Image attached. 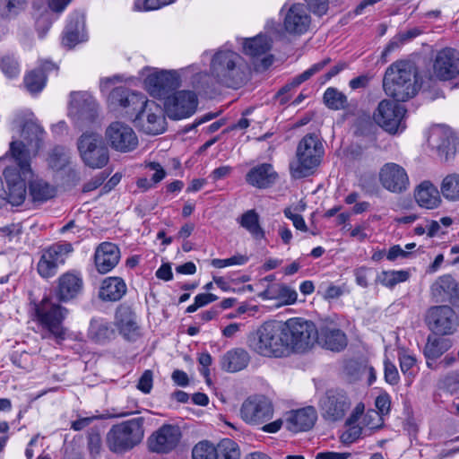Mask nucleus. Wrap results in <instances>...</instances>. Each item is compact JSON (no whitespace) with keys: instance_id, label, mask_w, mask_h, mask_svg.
<instances>
[{"instance_id":"69168bd1","label":"nucleus","mask_w":459,"mask_h":459,"mask_svg":"<svg viewBox=\"0 0 459 459\" xmlns=\"http://www.w3.org/2000/svg\"><path fill=\"white\" fill-rule=\"evenodd\" d=\"M152 372L145 370L141 376L137 387L144 394H149L152 388Z\"/></svg>"},{"instance_id":"393cba45","label":"nucleus","mask_w":459,"mask_h":459,"mask_svg":"<svg viewBox=\"0 0 459 459\" xmlns=\"http://www.w3.org/2000/svg\"><path fill=\"white\" fill-rule=\"evenodd\" d=\"M436 302L449 301L454 306L459 303V283L451 275L439 277L430 288Z\"/></svg>"},{"instance_id":"cd10ccee","label":"nucleus","mask_w":459,"mask_h":459,"mask_svg":"<svg viewBox=\"0 0 459 459\" xmlns=\"http://www.w3.org/2000/svg\"><path fill=\"white\" fill-rule=\"evenodd\" d=\"M82 289L81 276L74 273H65L58 278L56 295L60 301L66 302L75 298Z\"/></svg>"},{"instance_id":"c85d7f7f","label":"nucleus","mask_w":459,"mask_h":459,"mask_svg":"<svg viewBox=\"0 0 459 459\" xmlns=\"http://www.w3.org/2000/svg\"><path fill=\"white\" fill-rule=\"evenodd\" d=\"M316 419L315 408L308 406L293 411L287 420V428L292 432L307 431L315 425Z\"/></svg>"},{"instance_id":"412c9836","label":"nucleus","mask_w":459,"mask_h":459,"mask_svg":"<svg viewBox=\"0 0 459 459\" xmlns=\"http://www.w3.org/2000/svg\"><path fill=\"white\" fill-rule=\"evenodd\" d=\"M428 143L446 160L455 154L459 144L457 136L451 130L443 126H436L430 130Z\"/></svg>"},{"instance_id":"58836bf2","label":"nucleus","mask_w":459,"mask_h":459,"mask_svg":"<svg viewBox=\"0 0 459 459\" xmlns=\"http://www.w3.org/2000/svg\"><path fill=\"white\" fill-rule=\"evenodd\" d=\"M238 222L254 238H264L265 233L260 225L259 214L255 210H248L244 212L238 219Z\"/></svg>"},{"instance_id":"4c0bfd02","label":"nucleus","mask_w":459,"mask_h":459,"mask_svg":"<svg viewBox=\"0 0 459 459\" xmlns=\"http://www.w3.org/2000/svg\"><path fill=\"white\" fill-rule=\"evenodd\" d=\"M114 335V329L110 324L104 319H92L89 328V336L99 343H104Z\"/></svg>"},{"instance_id":"338daca9","label":"nucleus","mask_w":459,"mask_h":459,"mask_svg":"<svg viewBox=\"0 0 459 459\" xmlns=\"http://www.w3.org/2000/svg\"><path fill=\"white\" fill-rule=\"evenodd\" d=\"M279 290V296L284 299L285 304H293L297 300L298 294L294 290L285 286L277 285Z\"/></svg>"},{"instance_id":"1a4fd4ad","label":"nucleus","mask_w":459,"mask_h":459,"mask_svg":"<svg viewBox=\"0 0 459 459\" xmlns=\"http://www.w3.org/2000/svg\"><path fill=\"white\" fill-rule=\"evenodd\" d=\"M77 149L83 163L91 169H102L108 163V149L96 132L82 133L77 140Z\"/></svg>"},{"instance_id":"774afa93","label":"nucleus","mask_w":459,"mask_h":459,"mask_svg":"<svg viewBox=\"0 0 459 459\" xmlns=\"http://www.w3.org/2000/svg\"><path fill=\"white\" fill-rule=\"evenodd\" d=\"M88 446L91 453L98 454L100 452L101 437L100 434L95 429H91L88 435Z\"/></svg>"},{"instance_id":"5fc2aeb1","label":"nucleus","mask_w":459,"mask_h":459,"mask_svg":"<svg viewBox=\"0 0 459 459\" xmlns=\"http://www.w3.org/2000/svg\"><path fill=\"white\" fill-rule=\"evenodd\" d=\"M248 260L249 258L247 255L236 254L226 259L214 258L211 261V264L215 268H224L232 265H243L247 264Z\"/></svg>"},{"instance_id":"052dcab7","label":"nucleus","mask_w":459,"mask_h":459,"mask_svg":"<svg viewBox=\"0 0 459 459\" xmlns=\"http://www.w3.org/2000/svg\"><path fill=\"white\" fill-rule=\"evenodd\" d=\"M385 380L390 385H396L399 382V373L398 370L392 362L388 359L385 360Z\"/></svg>"},{"instance_id":"f3484780","label":"nucleus","mask_w":459,"mask_h":459,"mask_svg":"<svg viewBox=\"0 0 459 459\" xmlns=\"http://www.w3.org/2000/svg\"><path fill=\"white\" fill-rule=\"evenodd\" d=\"M240 415L248 424L261 425L273 418V406L267 397L253 395L242 403Z\"/></svg>"},{"instance_id":"a18cd8bd","label":"nucleus","mask_w":459,"mask_h":459,"mask_svg":"<svg viewBox=\"0 0 459 459\" xmlns=\"http://www.w3.org/2000/svg\"><path fill=\"white\" fill-rule=\"evenodd\" d=\"M408 278L409 273L406 271H383L377 274L376 282L393 288L396 284L405 281Z\"/></svg>"},{"instance_id":"de8ad7c7","label":"nucleus","mask_w":459,"mask_h":459,"mask_svg":"<svg viewBox=\"0 0 459 459\" xmlns=\"http://www.w3.org/2000/svg\"><path fill=\"white\" fill-rule=\"evenodd\" d=\"M46 75L41 69H36L30 72L24 77V84L30 93H38L45 86Z\"/></svg>"},{"instance_id":"7c9ffc66","label":"nucleus","mask_w":459,"mask_h":459,"mask_svg":"<svg viewBox=\"0 0 459 459\" xmlns=\"http://www.w3.org/2000/svg\"><path fill=\"white\" fill-rule=\"evenodd\" d=\"M319 332L317 342L333 351H341L347 346L345 333L337 328L323 327Z\"/></svg>"},{"instance_id":"4468645a","label":"nucleus","mask_w":459,"mask_h":459,"mask_svg":"<svg viewBox=\"0 0 459 459\" xmlns=\"http://www.w3.org/2000/svg\"><path fill=\"white\" fill-rule=\"evenodd\" d=\"M69 114L79 128L93 123L98 117V104L87 91H74L70 94Z\"/></svg>"},{"instance_id":"79ce46f5","label":"nucleus","mask_w":459,"mask_h":459,"mask_svg":"<svg viewBox=\"0 0 459 459\" xmlns=\"http://www.w3.org/2000/svg\"><path fill=\"white\" fill-rule=\"evenodd\" d=\"M451 346L452 343L447 339L429 338L424 347V355L428 359H436L447 351Z\"/></svg>"},{"instance_id":"680f3d73","label":"nucleus","mask_w":459,"mask_h":459,"mask_svg":"<svg viewBox=\"0 0 459 459\" xmlns=\"http://www.w3.org/2000/svg\"><path fill=\"white\" fill-rule=\"evenodd\" d=\"M372 272L371 268L366 266L356 268L354 270L356 283L362 288H367L368 286V275Z\"/></svg>"},{"instance_id":"f03ea898","label":"nucleus","mask_w":459,"mask_h":459,"mask_svg":"<svg viewBox=\"0 0 459 459\" xmlns=\"http://www.w3.org/2000/svg\"><path fill=\"white\" fill-rule=\"evenodd\" d=\"M385 93L395 101H407L419 90L415 67L409 62L397 61L389 65L383 78Z\"/></svg>"},{"instance_id":"a878e982","label":"nucleus","mask_w":459,"mask_h":459,"mask_svg":"<svg viewBox=\"0 0 459 459\" xmlns=\"http://www.w3.org/2000/svg\"><path fill=\"white\" fill-rule=\"evenodd\" d=\"M120 260L118 247L111 242H103L98 246L94 255V264L100 273H109Z\"/></svg>"},{"instance_id":"e433bc0d","label":"nucleus","mask_w":459,"mask_h":459,"mask_svg":"<svg viewBox=\"0 0 459 459\" xmlns=\"http://www.w3.org/2000/svg\"><path fill=\"white\" fill-rule=\"evenodd\" d=\"M30 196L33 203H44L56 195V188L42 179H35L29 185Z\"/></svg>"},{"instance_id":"c03bdc74","label":"nucleus","mask_w":459,"mask_h":459,"mask_svg":"<svg viewBox=\"0 0 459 459\" xmlns=\"http://www.w3.org/2000/svg\"><path fill=\"white\" fill-rule=\"evenodd\" d=\"M325 105L334 110L344 109L348 106V100L344 93L335 88H328L324 94Z\"/></svg>"},{"instance_id":"0e129e2a","label":"nucleus","mask_w":459,"mask_h":459,"mask_svg":"<svg viewBox=\"0 0 459 459\" xmlns=\"http://www.w3.org/2000/svg\"><path fill=\"white\" fill-rule=\"evenodd\" d=\"M11 360L16 367L23 369H29L30 368V354L22 351V352H14Z\"/></svg>"},{"instance_id":"f704fd0d","label":"nucleus","mask_w":459,"mask_h":459,"mask_svg":"<svg viewBox=\"0 0 459 459\" xmlns=\"http://www.w3.org/2000/svg\"><path fill=\"white\" fill-rule=\"evenodd\" d=\"M113 102L117 103L124 108H132L133 109L141 108L146 99L143 95L133 91H129L126 88H116L111 92Z\"/></svg>"},{"instance_id":"aec40b11","label":"nucleus","mask_w":459,"mask_h":459,"mask_svg":"<svg viewBox=\"0 0 459 459\" xmlns=\"http://www.w3.org/2000/svg\"><path fill=\"white\" fill-rule=\"evenodd\" d=\"M426 322L430 329L439 334H451L455 330V312L446 305L430 307L426 315Z\"/></svg>"},{"instance_id":"b1692460","label":"nucleus","mask_w":459,"mask_h":459,"mask_svg":"<svg viewBox=\"0 0 459 459\" xmlns=\"http://www.w3.org/2000/svg\"><path fill=\"white\" fill-rule=\"evenodd\" d=\"M181 431L178 427L163 425L149 438L150 449L156 453H169L178 444Z\"/></svg>"},{"instance_id":"e2e57ef3","label":"nucleus","mask_w":459,"mask_h":459,"mask_svg":"<svg viewBox=\"0 0 459 459\" xmlns=\"http://www.w3.org/2000/svg\"><path fill=\"white\" fill-rule=\"evenodd\" d=\"M309 10L315 14L322 16L326 13L328 10V0H304Z\"/></svg>"},{"instance_id":"37998d69","label":"nucleus","mask_w":459,"mask_h":459,"mask_svg":"<svg viewBox=\"0 0 459 459\" xmlns=\"http://www.w3.org/2000/svg\"><path fill=\"white\" fill-rule=\"evenodd\" d=\"M70 161L69 151L63 146H55L48 152V164L54 170H61Z\"/></svg>"},{"instance_id":"7ed1b4c3","label":"nucleus","mask_w":459,"mask_h":459,"mask_svg":"<svg viewBox=\"0 0 459 459\" xmlns=\"http://www.w3.org/2000/svg\"><path fill=\"white\" fill-rule=\"evenodd\" d=\"M210 75L221 85L238 88L247 81L245 61L234 51L219 49L211 59Z\"/></svg>"},{"instance_id":"39448f33","label":"nucleus","mask_w":459,"mask_h":459,"mask_svg":"<svg viewBox=\"0 0 459 459\" xmlns=\"http://www.w3.org/2000/svg\"><path fill=\"white\" fill-rule=\"evenodd\" d=\"M324 145L315 134H306L299 143L295 160L290 163V176L295 179L312 175L321 163Z\"/></svg>"},{"instance_id":"09e8293b","label":"nucleus","mask_w":459,"mask_h":459,"mask_svg":"<svg viewBox=\"0 0 459 459\" xmlns=\"http://www.w3.org/2000/svg\"><path fill=\"white\" fill-rule=\"evenodd\" d=\"M42 134V128L33 121H28L22 126V138L27 141L28 144L34 143L35 147H39V142L41 141Z\"/></svg>"},{"instance_id":"9d476101","label":"nucleus","mask_w":459,"mask_h":459,"mask_svg":"<svg viewBox=\"0 0 459 459\" xmlns=\"http://www.w3.org/2000/svg\"><path fill=\"white\" fill-rule=\"evenodd\" d=\"M146 91L155 98H165L180 86V79L175 71L145 67L141 72Z\"/></svg>"},{"instance_id":"9b49d317","label":"nucleus","mask_w":459,"mask_h":459,"mask_svg":"<svg viewBox=\"0 0 459 459\" xmlns=\"http://www.w3.org/2000/svg\"><path fill=\"white\" fill-rule=\"evenodd\" d=\"M318 407L322 418L328 422L342 420L351 408V400L342 389H330L320 398Z\"/></svg>"},{"instance_id":"0eeeda50","label":"nucleus","mask_w":459,"mask_h":459,"mask_svg":"<svg viewBox=\"0 0 459 459\" xmlns=\"http://www.w3.org/2000/svg\"><path fill=\"white\" fill-rule=\"evenodd\" d=\"M144 419L134 418L114 425L107 434L108 448L115 453H123L139 444L144 435Z\"/></svg>"},{"instance_id":"4d7b16f0","label":"nucleus","mask_w":459,"mask_h":459,"mask_svg":"<svg viewBox=\"0 0 459 459\" xmlns=\"http://www.w3.org/2000/svg\"><path fill=\"white\" fill-rule=\"evenodd\" d=\"M176 0H135L134 6L137 10H157L174 3Z\"/></svg>"},{"instance_id":"c9c22d12","label":"nucleus","mask_w":459,"mask_h":459,"mask_svg":"<svg viewBox=\"0 0 459 459\" xmlns=\"http://www.w3.org/2000/svg\"><path fill=\"white\" fill-rule=\"evenodd\" d=\"M83 26L84 21L81 14L75 13L72 15L64 32L63 45L72 48L79 43Z\"/></svg>"},{"instance_id":"6e6552de","label":"nucleus","mask_w":459,"mask_h":459,"mask_svg":"<svg viewBox=\"0 0 459 459\" xmlns=\"http://www.w3.org/2000/svg\"><path fill=\"white\" fill-rule=\"evenodd\" d=\"M67 315V309L61 305L45 298L39 303L34 304L35 320L48 331L44 338L53 336L58 342L65 338L66 331L63 321Z\"/></svg>"},{"instance_id":"864d4df0","label":"nucleus","mask_w":459,"mask_h":459,"mask_svg":"<svg viewBox=\"0 0 459 459\" xmlns=\"http://www.w3.org/2000/svg\"><path fill=\"white\" fill-rule=\"evenodd\" d=\"M0 69L9 78L15 77L20 73V65L11 55H4L0 57Z\"/></svg>"},{"instance_id":"603ef678","label":"nucleus","mask_w":459,"mask_h":459,"mask_svg":"<svg viewBox=\"0 0 459 459\" xmlns=\"http://www.w3.org/2000/svg\"><path fill=\"white\" fill-rule=\"evenodd\" d=\"M420 34V30L416 28L410 29L405 31L399 32L386 46L384 54H387L399 48L404 42L414 39Z\"/></svg>"},{"instance_id":"49530a36","label":"nucleus","mask_w":459,"mask_h":459,"mask_svg":"<svg viewBox=\"0 0 459 459\" xmlns=\"http://www.w3.org/2000/svg\"><path fill=\"white\" fill-rule=\"evenodd\" d=\"M218 459H239L240 452L238 444L230 438H224L216 446Z\"/></svg>"},{"instance_id":"8fccbe9b","label":"nucleus","mask_w":459,"mask_h":459,"mask_svg":"<svg viewBox=\"0 0 459 459\" xmlns=\"http://www.w3.org/2000/svg\"><path fill=\"white\" fill-rule=\"evenodd\" d=\"M193 459H218L216 446L208 441L196 444L192 451Z\"/></svg>"},{"instance_id":"ea45409f","label":"nucleus","mask_w":459,"mask_h":459,"mask_svg":"<svg viewBox=\"0 0 459 459\" xmlns=\"http://www.w3.org/2000/svg\"><path fill=\"white\" fill-rule=\"evenodd\" d=\"M272 46L271 39L263 35H258L252 39H247L243 45V50L246 55L251 56H260L270 50Z\"/></svg>"},{"instance_id":"6e6d98bb","label":"nucleus","mask_w":459,"mask_h":459,"mask_svg":"<svg viewBox=\"0 0 459 459\" xmlns=\"http://www.w3.org/2000/svg\"><path fill=\"white\" fill-rule=\"evenodd\" d=\"M330 58H325L324 60L313 65L310 68L296 76V81L294 83L301 84L302 82H306L311 76L320 72L325 65H327L330 63Z\"/></svg>"},{"instance_id":"2eb2a0df","label":"nucleus","mask_w":459,"mask_h":459,"mask_svg":"<svg viewBox=\"0 0 459 459\" xmlns=\"http://www.w3.org/2000/svg\"><path fill=\"white\" fill-rule=\"evenodd\" d=\"M198 99L192 91H178L166 97L164 109L168 117L179 120L191 117L197 109Z\"/></svg>"},{"instance_id":"2f4dec72","label":"nucleus","mask_w":459,"mask_h":459,"mask_svg":"<svg viewBox=\"0 0 459 459\" xmlns=\"http://www.w3.org/2000/svg\"><path fill=\"white\" fill-rule=\"evenodd\" d=\"M126 285L119 277H108L101 284L99 296L102 300L117 301L126 294Z\"/></svg>"},{"instance_id":"13d9d810","label":"nucleus","mask_w":459,"mask_h":459,"mask_svg":"<svg viewBox=\"0 0 459 459\" xmlns=\"http://www.w3.org/2000/svg\"><path fill=\"white\" fill-rule=\"evenodd\" d=\"M364 424L370 429H379L384 425L383 417L377 411H368L363 419Z\"/></svg>"},{"instance_id":"bf43d9fd","label":"nucleus","mask_w":459,"mask_h":459,"mask_svg":"<svg viewBox=\"0 0 459 459\" xmlns=\"http://www.w3.org/2000/svg\"><path fill=\"white\" fill-rule=\"evenodd\" d=\"M444 386L452 394H456L459 393V370L453 371L449 373L444 378Z\"/></svg>"},{"instance_id":"6ab92c4d","label":"nucleus","mask_w":459,"mask_h":459,"mask_svg":"<svg viewBox=\"0 0 459 459\" xmlns=\"http://www.w3.org/2000/svg\"><path fill=\"white\" fill-rule=\"evenodd\" d=\"M458 75L459 52L452 48L437 51L433 62V76L440 81H449Z\"/></svg>"},{"instance_id":"5701e85b","label":"nucleus","mask_w":459,"mask_h":459,"mask_svg":"<svg viewBox=\"0 0 459 459\" xmlns=\"http://www.w3.org/2000/svg\"><path fill=\"white\" fill-rule=\"evenodd\" d=\"M310 25L311 16L303 4H294L288 9L283 20V28L288 34L294 36L305 34Z\"/></svg>"},{"instance_id":"4be33fe9","label":"nucleus","mask_w":459,"mask_h":459,"mask_svg":"<svg viewBox=\"0 0 459 459\" xmlns=\"http://www.w3.org/2000/svg\"><path fill=\"white\" fill-rule=\"evenodd\" d=\"M379 181L384 188L392 193H402L409 186L405 169L396 163H386L379 171Z\"/></svg>"},{"instance_id":"bb28decb","label":"nucleus","mask_w":459,"mask_h":459,"mask_svg":"<svg viewBox=\"0 0 459 459\" xmlns=\"http://www.w3.org/2000/svg\"><path fill=\"white\" fill-rule=\"evenodd\" d=\"M278 178V174L270 163L253 167L246 175V181L256 188H267Z\"/></svg>"},{"instance_id":"72a5a7b5","label":"nucleus","mask_w":459,"mask_h":459,"mask_svg":"<svg viewBox=\"0 0 459 459\" xmlns=\"http://www.w3.org/2000/svg\"><path fill=\"white\" fill-rule=\"evenodd\" d=\"M247 351L237 348L229 351L221 358V368L228 372H238L244 369L249 363Z\"/></svg>"},{"instance_id":"20e7f679","label":"nucleus","mask_w":459,"mask_h":459,"mask_svg":"<svg viewBox=\"0 0 459 459\" xmlns=\"http://www.w3.org/2000/svg\"><path fill=\"white\" fill-rule=\"evenodd\" d=\"M285 339L282 321L266 322L249 338V347L262 356L279 358L289 352Z\"/></svg>"},{"instance_id":"3c124183","label":"nucleus","mask_w":459,"mask_h":459,"mask_svg":"<svg viewBox=\"0 0 459 459\" xmlns=\"http://www.w3.org/2000/svg\"><path fill=\"white\" fill-rule=\"evenodd\" d=\"M27 0H0V13L11 18L17 15L26 5Z\"/></svg>"},{"instance_id":"f8f14e48","label":"nucleus","mask_w":459,"mask_h":459,"mask_svg":"<svg viewBox=\"0 0 459 459\" xmlns=\"http://www.w3.org/2000/svg\"><path fill=\"white\" fill-rule=\"evenodd\" d=\"M165 109L154 100H146L137 113L134 122L143 133L151 135L160 134L167 128Z\"/></svg>"},{"instance_id":"dca6fc26","label":"nucleus","mask_w":459,"mask_h":459,"mask_svg":"<svg viewBox=\"0 0 459 459\" xmlns=\"http://www.w3.org/2000/svg\"><path fill=\"white\" fill-rule=\"evenodd\" d=\"M105 140L117 152H129L138 146V137L134 129L121 121L112 122L105 131Z\"/></svg>"},{"instance_id":"423d86ee","label":"nucleus","mask_w":459,"mask_h":459,"mask_svg":"<svg viewBox=\"0 0 459 459\" xmlns=\"http://www.w3.org/2000/svg\"><path fill=\"white\" fill-rule=\"evenodd\" d=\"M288 342V351L304 353L317 342L319 332L316 325L300 317L290 318L283 322Z\"/></svg>"},{"instance_id":"473e14b6","label":"nucleus","mask_w":459,"mask_h":459,"mask_svg":"<svg viewBox=\"0 0 459 459\" xmlns=\"http://www.w3.org/2000/svg\"><path fill=\"white\" fill-rule=\"evenodd\" d=\"M116 325L125 337L130 339L138 329L135 315L127 306H119L116 311Z\"/></svg>"},{"instance_id":"ddd939ff","label":"nucleus","mask_w":459,"mask_h":459,"mask_svg":"<svg viewBox=\"0 0 459 459\" xmlns=\"http://www.w3.org/2000/svg\"><path fill=\"white\" fill-rule=\"evenodd\" d=\"M391 100H383L373 113L374 121L385 131L395 134L399 129L405 128L403 121L406 108L404 106Z\"/></svg>"},{"instance_id":"a19ab883","label":"nucleus","mask_w":459,"mask_h":459,"mask_svg":"<svg viewBox=\"0 0 459 459\" xmlns=\"http://www.w3.org/2000/svg\"><path fill=\"white\" fill-rule=\"evenodd\" d=\"M440 193L448 201H459V173H451L443 178L440 184Z\"/></svg>"},{"instance_id":"a211bd4d","label":"nucleus","mask_w":459,"mask_h":459,"mask_svg":"<svg viewBox=\"0 0 459 459\" xmlns=\"http://www.w3.org/2000/svg\"><path fill=\"white\" fill-rule=\"evenodd\" d=\"M72 251L73 247L68 242L56 243L46 249L38 263V272L40 276L43 278L54 276L57 267L65 262Z\"/></svg>"},{"instance_id":"c756f323","label":"nucleus","mask_w":459,"mask_h":459,"mask_svg":"<svg viewBox=\"0 0 459 459\" xmlns=\"http://www.w3.org/2000/svg\"><path fill=\"white\" fill-rule=\"evenodd\" d=\"M440 194L430 181H423L417 186L414 197L420 207L435 209L441 204Z\"/></svg>"},{"instance_id":"f257e3e1","label":"nucleus","mask_w":459,"mask_h":459,"mask_svg":"<svg viewBox=\"0 0 459 459\" xmlns=\"http://www.w3.org/2000/svg\"><path fill=\"white\" fill-rule=\"evenodd\" d=\"M10 159L13 163L4 169V177L7 189L5 193V204L19 206L26 198V180L32 175L30 158L28 148L22 141H13L10 143Z\"/></svg>"}]
</instances>
